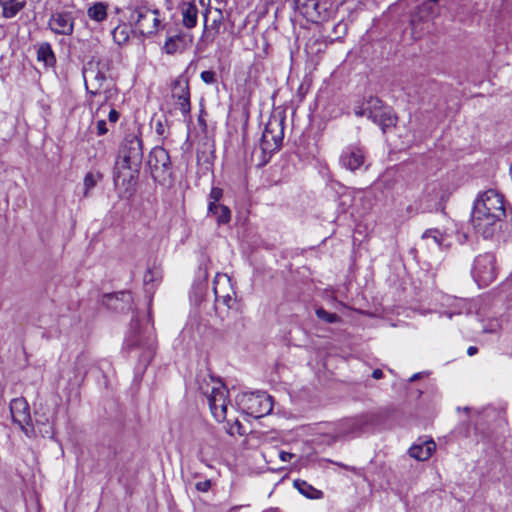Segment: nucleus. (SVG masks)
I'll use <instances>...</instances> for the list:
<instances>
[{"label":"nucleus","instance_id":"5","mask_svg":"<svg viewBox=\"0 0 512 512\" xmlns=\"http://www.w3.org/2000/svg\"><path fill=\"white\" fill-rule=\"evenodd\" d=\"M143 159L142 140L137 136L129 135L122 142L119 151V168L138 172Z\"/></svg>","mask_w":512,"mask_h":512},{"label":"nucleus","instance_id":"55","mask_svg":"<svg viewBox=\"0 0 512 512\" xmlns=\"http://www.w3.org/2000/svg\"><path fill=\"white\" fill-rule=\"evenodd\" d=\"M265 512H278V511H277V510H275V509H270V510H267V511H265Z\"/></svg>","mask_w":512,"mask_h":512},{"label":"nucleus","instance_id":"27","mask_svg":"<svg viewBox=\"0 0 512 512\" xmlns=\"http://www.w3.org/2000/svg\"><path fill=\"white\" fill-rule=\"evenodd\" d=\"M208 215H213L218 225L227 224L231 220V211L225 205H217L212 211H208Z\"/></svg>","mask_w":512,"mask_h":512},{"label":"nucleus","instance_id":"49","mask_svg":"<svg viewBox=\"0 0 512 512\" xmlns=\"http://www.w3.org/2000/svg\"><path fill=\"white\" fill-rule=\"evenodd\" d=\"M478 352V348L475 347V346H470L468 349H467V354L469 356H474L475 354H477Z\"/></svg>","mask_w":512,"mask_h":512},{"label":"nucleus","instance_id":"36","mask_svg":"<svg viewBox=\"0 0 512 512\" xmlns=\"http://www.w3.org/2000/svg\"><path fill=\"white\" fill-rule=\"evenodd\" d=\"M208 276H209V273H208L207 260L204 259L199 265V269L197 272V279L201 282H206V280L208 279Z\"/></svg>","mask_w":512,"mask_h":512},{"label":"nucleus","instance_id":"9","mask_svg":"<svg viewBox=\"0 0 512 512\" xmlns=\"http://www.w3.org/2000/svg\"><path fill=\"white\" fill-rule=\"evenodd\" d=\"M241 404L244 411L255 418H261L273 409L272 398L266 392L244 394Z\"/></svg>","mask_w":512,"mask_h":512},{"label":"nucleus","instance_id":"7","mask_svg":"<svg viewBox=\"0 0 512 512\" xmlns=\"http://www.w3.org/2000/svg\"><path fill=\"white\" fill-rule=\"evenodd\" d=\"M213 385L210 391H205L207 395L208 404L213 417L218 422H223L227 419L228 408V394L229 391L226 386L219 380L211 379Z\"/></svg>","mask_w":512,"mask_h":512},{"label":"nucleus","instance_id":"19","mask_svg":"<svg viewBox=\"0 0 512 512\" xmlns=\"http://www.w3.org/2000/svg\"><path fill=\"white\" fill-rule=\"evenodd\" d=\"M369 119L378 124L383 132H385L386 128L395 126L397 120L388 108L381 110L380 113L370 112Z\"/></svg>","mask_w":512,"mask_h":512},{"label":"nucleus","instance_id":"23","mask_svg":"<svg viewBox=\"0 0 512 512\" xmlns=\"http://www.w3.org/2000/svg\"><path fill=\"white\" fill-rule=\"evenodd\" d=\"M294 486L302 495L309 499H322L324 497V493L321 490L314 488L306 481L295 480Z\"/></svg>","mask_w":512,"mask_h":512},{"label":"nucleus","instance_id":"30","mask_svg":"<svg viewBox=\"0 0 512 512\" xmlns=\"http://www.w3.org/2000/svg\"><path fill=\"white\" fill-rule=\"evenodd\" d=\"M160 279V274L158 271L148 269L144 276H143V282L144 286L147 292H150L151 289H153V283L158 282Z\"/></svg>","mask_w":512,"mask_h":512},{"label":"nucleus","instance_id":"18","mask_svg":"<svg viewBox=\"0 0 512 512\" xmlns=\"http://www.w3.org/2000/svg\"><path fill=\"white\" fill-rule=\"evenodd\" d=\"M435 449H436V444L432 439H430V440L424 441L421 444H414L409 449V455L418 461H425L431 457V455L435 451Z\"/></svg>","mask_w":512,"mask_h":512},{"label":"nucleus","instance_id":"17","mask_svg":"<svg viewBox=\"0 0 512 512\" xmlns=\"http://www.w3.org/2000/svg\"><path fill=\"white\" fill-rule=\"evenodd\" d=\"M102 302L110 309L123 311L130 307L132 296L130 292L121 291L118 293L105 295Z\"/></svg>","mask_w":512,"mask_h":512},{"label":"nucleus","instance_id":"2","mask_svg":"<svg viewBox=\"0 0 512 512\" xmlns=\"http://www.w3.org/2000/svg\"><path fill=\"white\" fill-rule=\"evenodd\" d=\"M125 344L128 349L141 348L143 352L140 362L144 366L150 363L156 349V336L150 314L146 316L144 324H141L138 319L132 320Z\"/></svg>","mask_w":512,"mask_h":512},{"label":"nucleus","instance_id":"48","mask_svg":"<svg viewBox=\"0 0 512 512\" xmlns=\"http://www.w3.org/2000/svg\"><path fill=\"white\" fill-rule=\"evenodd\" d=\"M384 374H383V371L381 369H375L373 372H372V377L374 379H381L383 378Z\"/></svg>","mask_w":512,"mask_h":512},{"label":"nucleus","instance_id":"22","mask_svg":"<svg viewBox=\"0 0 512 512\" xmlns=\"http://www.w3.org/2000/svg\"><path fill=\"white\" fill-rule=\"evenodd\" d=\"M37 60L43 62L46 67H53L56 63V57L51 44L43 42L37 49Z\"/></svg>","mask_w":512,"mask_h":512},{"label":"nucleus","instance_id":"51","mask_svg":"<svg viewBox=\"0 0 512 512\" xmlns=\"http://www.w3.org/2000/svg\"><path fill=\"white\" fill-rule=\"evenodd\" d=\"M420 377H421V373H416V374H414V375L409 379V381H410V382H414V381H416L417 379H419Z\"/></svg>","mask_w":512,"mask_h":512},{"label":"nucleus","instance_id":"33","mask_svg":"<svg viewBox=\"0 0 512 512\" xmlns=\"http://www.w3.org/2000/svg\"><path fill=\"white\" fill-rule=\"evenodd\" d=\"M225 431L231 436H234V435L242 436L245 434L244 426L238 419H235L232 423H230V421H227V425L225 426Z\"/></svg>","mask_w":512,"mask_h":512},{"label":"nucleus","instance_id":"11","mask_svg":"<svg viewBox=\"0 0 512 512\" xmlns=\"http://www.w3.org/2000/svg\"><path fill=\"white\" fill-rule=\"evenodd\" d=\"M10 413L13 422L20 427L26 436L31 437L34 434V427L32 424L29 404L26 399L19 397L11 400Z\"/></svg>","mask_w":512,"mask_h":512},{"label":"nucleus","instance_id":"38","mask_svg":"<svg viewBox=\"0 0 512 512\" xmlns=\"http://www.w3.org/2000/svg\"><path fill=\"white\" fill-rule=\"evenodd\" d=\"M500 329V323L498 320L489 321L487 325L483 327L484 333H496Z\"/></svg>","mask_w":512,"mask_h":512},{"label":"nucleus","instance_id":"40","mask_svg":"<svg viewBox=\"0 0 512 512\" xmlns=\"http://www.w3.org/2000/svg\"><path fill=\"white\" fill-rule=\"evenodd\" d=\"M343 425L347 426V428H344L340 431L341 434H348L353 433L357 429L355 421L352 419L346 420Z\"/></svg>","mask_w":512,"mask_h":512},{"label":"nucleus","instance_id":"35","mask_svg":"<svg viewBox=\"0 0 512 512\" xmlns=\"http://www.w3.org/2000/svg\"><path fill=\"white\" fill-rule=\"evenodd\" d=\"M181 40V36L169 37L164 44V49L168 54H174L178 50L177 42Z\"/></svg>","mask_w":512,"mask_h":512},{"label":"nucleus","instance_id":"32","mask_svg":"<svg viewBox=\"0 0 512 512\" xmlns=\"http://www.w3.org/2000/svg\"><path fill=\"white\" fill-rule=\"evenodd\" d=\"M223 196V190L219 187H212L209 193L208 211H212L215 206L220 205L218 202Z\"/></svg>","mask_w":512,"mask_h":512},{"label":"nucleus","instance_id":"28","mask_svg":"<svg viewBox=\"0 0 512 512\" xmlns=\"http://www.w3.org/2000/svg\"><path fill=\"white\" fill-rule=\"evenodd\" d=\"M112 37L116 44L123 45L129 40V29L126 25H119L112 31Z\"/></svg>","mask_w":512,"mask_h":512},{"label":"nucleus","instance_id":"15","mask_svg":"<svg viewBox=\"0 0 512 512\" xmlns=\"http://www.w3.org/2000/svg\"><path fill=\"white\" fill-rule=\"evenodd\" d=\"M438 14V0H427L422 3L417 10L412 14L410 24L412 26L413 33L421 31L422 28H418L421 23H426L432 20Z\"/></svg>","mask_w":512,"mask_h":512},{"label":"nucleus","instance_id":"29","mask_svg":"<svg viewBox=\"0 0 512 512\" xmlns=\"http://www.w3.org/2000/svg\"><path fill=\"white\" fill-rule=\"evenodd\" d=\"M422 238L425 240L431 239L437 246L442 247L444 246L445 236L444 234L438 230V229H428L426 230Z\"/></svg>","mask_w":512,"mask_h":512},{"label":"nucleus","instance_id":"47","mask_svg":"<svg viewBox=\"0 0 512 512\" xmlns=\"http://www.w3.org/2000/svg\"><path fill=\"white\" fill-rule=\"evenodd\" d=\"M155 131L158 135H163L165 132L164 125L161 121H158L155 126Z\"/></svg>","mask_w":512,"mask_h":512},{"label":"nucleus","instance_id":"44","mask_svg":"<svg viewBox=\"0 0 512 512\" xmlns=\"http://www.w3.org/2000/svg\"><path fill=\"white\" fill-rule=\"evenodd\" d=\"M108 119L110 122L115 123L119 119V113L115 109L109 111Z\"/></svg>","mask_w":512,"mask_h":512},{"label":"nucleus","instance_id":"12","mask_svg":"<svg viewBox=\"0 0 512 512\" xmlns=\"http://www.w3.org/2000/svg\"><path fill=\"white\" fill-rule=\"evenodd\" d=\"M296 9L313 23L324 21L328 18V8L321 0H292Z\"/></svg>","mask_w":512,"mask_h":512},{"label":"nucleus","instance_id":"34","mask_svg":"<svg viewBox=\"0 0 512 512\" xmlns=\"http://www.w3.org/2000/svg\"><path fill=\"white\" fill-rule=\"evenodd\" d=\"M316 315L319 319L326 323H336L340 321V317L335 313H330L326 311L324 308H318L316 310Z\"/></svg>","mask_w":512,"mask_h":512},{"label":"nucleus","instance_id":"8","mask_svg":"<svg viewBox=\"0 0 512 512\" xmlns=\"http://www.w3.org/2000/svg\"><path fill=\"white\" fill-rule=\"evenodd\" d=\"M471 274L479 287L491 284L497 277L495 256L492 253L478 255L474 259Z\"/></svg>","mask_w":512,"mask_h":512},{"label":"nucleus","instance_id":"14","mask_svg":"<svg viewBox=\"0 0 512 512\" xmlns=\"http://www.w3.org/2000/svg\"><path fill=\"white\" fill-rule=\"evenodd\" d=\"M171 93L176 106L182 114L184 116L189 115L191 111V103L188 79L184 76H179L173 82Z\"/></svg>","mask_w":512,"mask_h":512},{"label":"nucleus","instance_id":"39","mask_svg":"<svg viewBox=\"0 0 512 512\" xmlns=\"http://www.w3.org/2000/svg\"><path fill=\"white\" fill-rule=\"evenodd\" d=\"M222 18H223L222 12L220 10H216V16L214 17V19L212 20V23L209 26L210 29H214L218 33L219 26L222 22Z\"/></svg>","mask_w":512,"mask_h":512},{"label":"nucleus","instance_id":"6","mask_svg":"<svg viewBox=\"0 0 512 512\" xmlns=\"http://www.w3.org/2000/svg\"><path fill=\"white\" fill-rule=\"evenodd\" d=\"M284 138V118L272 116L265 125L260 139V148L263 154L271 155L279 150Z\"/></svg>","mask_w":512,"mask_h":512},{"label":"nucleus","instance_id":"52","mask_svg":"<svg viewBox=\"0 0 512 512\" xmlns=\"http://www.w3.org/2000/svg\"><path fill=\"white\" fill-rule=\"evenodd\" d=\"M207 21H208V17H207V15H205V28H207V27H208V25H207Z\"/></svg>","mask_w":512,"mask_h":512},{"label":"nucleus","instance_id":"25","mask_svg":"<svg viewBox=\"0 0 512 512\" xmlns=\"http://www.w3.org/2000/svg\"><path fill=\"white\" fill-rule=\"evenodd\" d=\"M386 107L383 106L382 101L376 97H370L359 111H355L358 116H366L369 118L370 112L380 113Z\"/></svg>","mask_w":512,"mask_h":512},{"label":"nucleus","instance_id":"26","mask_svg":"<svg viewBox=\"0 0 512 512\" xmlns=\"http://www.w3.org/2000/svg\"><path fill=\"white\" fill-rule=\"evenodd\" d=\"M198 9L194 4L188 3L182 8L183 25L193 28L197 24Z\"/></svg>","mask_w":512,"mask_h":512},{"label":"nucleus","instance_id":"41","mask_svg":"<svg viewBox=\"0 0 512 512\" xmlns=\"http://www.w3.org/2000/svg\"><path fill=\"white\" fill-rule=\"evenodd\" d=\"M195 488L199 492H208L209 489L211 488V481L205 480V481L197 482L195 484Z\"/></svg>","mask_w":512,"mask_h":512},{"label":"nucleus","instance_id":"53","mask_svg":"<svg viewBox=\"0 0 512 512\" xmlns=\"http://www.w3.org/2000/svg\"><path fill=\"white\" fill-rule=\"evenodd\" d=\"M237 509H238V507H233V508H231V509L229 510V512H234V511H236Z\"/></svg>","mask_w":512,"mask_h":512},{"label":"nucleus","instance_id":"13","mask_svg":"<svg viewBox=\"0 0 512 512\" xmlns=\"http://www.w3.org/2000/svg\"><path fill=\"white\" fill-rule=\"evenodd\" d=\"M339 161L342 167L355 172L365 166L366 151L359 144H350L342 150Z\"/></svg>","mask_w":512,"mask_h":512},{"label":"nucleus","instance_id":"4","mask_svg":"<svg viewBox=\"0 0 512 512\" xmlns=\"http://www.w3.org/2000/svg\"><path fill=\"white\" fill-rule=\"evenodd\" d=\"M83 78L85 87L91 97L89 101L90 109L96 106L95 116H98L101 108L108 100V92L102 93L101 87L106 80L105 73L99 70L98 65L88 63V66L83 69Z\"/></svg>","mask_w":512,"mask_h":512},{"label":"nucleus","instance_id":"37","mask_svg":"<svg viewBox=\"0 0 512 512\" xmlns=\"http://www.w3.org/2000/svg\"><path fill=\"white\" fill-rule=\"evenodd\" d=\"M202 81L206 84H213L216 82V73L211 70H205L200 75Z\"/></svg>","mask_w":512,"mask_h":512},{"label":"nucleus","instance_id":"54","mask_svg":"<svg viewBox=\"0 0 512 512\" xmlns=\"http://www.w3.org/2000/svg\"><path fill=\"white\" fill-rule=\"evenodd\" d=\"M119 177H120L119 172L115 173L114 178L116 179V178H119Z\"/></svg>","mask_w":512,"mask_h":512},{"label":"nucleus","instance_id":"3","mask_svg":"<svg viewBox=\"0 0 512 512\" xmlns=\"http://www.w3.org/2000/svg\"><path fill=\"white\" fill-rule=\"evenodd\" d=\"M129 20L142 35H152L159 29L160 11L150 0H135L131 5Z\"/></svg>","mask_w":512,"mask_h":512},{"label":"nucleus","instance_id":"20","mask_svg":"<svg viewBox=\"0 0 512 512\" xmlns=\"http://www.w3.org/2000/svg\"><path fill=\"white\" fill-rule=\"evenodd\" d=\"M221 280L224 281V285H229V282H230L229 278L226 275L217 274V276L215 277L214 282H213L214 283L213 291H214V295H215V301H216V303H222L226 307L230 308L232 306V303L234 302V298L232 297V295L230 293H226V294L220 293L218 285Z\"/></svg>","mask_w":512,"mask_h":512},{"label":"nucleus","instance_id":"45","mask_svg":"<svg viewBox=\"0 0 512 512\" xmlns=\"http://www.w3.org/2000/svg\"><path fill=\"white\" fill-rule=\"evenodd\" d=\"M279 457L282 461L287 462L290 461L294 457V455L289 452L281 451L279 453Z\"/></svg>","mask_w":512,"mask_h":512},{"label":"nucleus","instance_id":"43","mask_svg":"<svg viewBox=\"0 0 512 512\" xmlns=\"http://www.w3.org/2000/svg\"><path fill=\"white\" fill-rule=\"evenodd\" d=\"M331 463H333V461L329 460ZM334 464H336L337 466L343 468V469H346L348 471H351L353 473H356L357 472V468L354 467V466H349V465H346L344 463H341V462H334Z\"/></svg>","mask_w":512,"mask_h":512},{"label":"nucleus","instance_id":"16","mask_svg":"<svg viewBox=\"0 0 512 512\" xmlns=\"http://www.w3.org/2000/svg\"><path fill=\"white\" fill-rule=\"evenodd\" d=\"M48 27L57 35H72L74 18L70 12H55L49 18Z\"/></svg>","mask_w":512,"mask_h":512},{"label":"nucleus","instance_id":"46","mask_svg":"<svg viewBox=\"0 0 512 512\" xmlns=\"http://www.w3.org/2000/svg\"><path fill=\"white\" fill-rule=\"evenodd\" d=\"M35 415H36V420L35 421H36L37 424L45 425L49 421L48 417H46L45 415L39 416L38 412H35Z\"/></svg>","mask_w":512,"mask_h":512},{"label":"nucleus","instance_id":"42","mask_svg":"<svg viewBox=\"0 0 512 512\" xmlns=\"http://www.w3.org/2000/svg\"><path fill=\"white\" fill-rule=\"evenodd\" d=\"M96 128H97L98 135H104L108 131L106 121L103 119H100L97 121Z\"/></svg>","mask_w":512,"mask_h":512},{"label":"nucleus","instance_id":"1","mask_svg":"<svg viewBox=\"0 0 512 512\" xmlns=\"http://www.w3.org/2000/svg\"><path fill=\"white\" fill-rule=\"evenodd\" d=\"M505 216L504 196L494 189H489L476 199L471 223L476 233L489 239L500 229V223Z\"/></svg>","mask_w":512,"mask_h":512},{"label":"nucleus","instance_id":"10","mask_svg":"<svg viewBox=\"0 0 512 512\" xmlns=\"http://www.w3.org/2000/svg\"><path fill=\"white\" fill-rule=\"evenodd\" d=\"M148 165L154 180L164 181L171 174L170 156L163 147L157 146L151 150Z\"/></svg>","mask_w":512,"mask_h":512},{"label":"nucleus","instance_id":"50","mask_svg":"<svg viewBox=\"0 0 512 512\" xmlns=\"http://www.w3.org/2000/svg\"><path fill=\"white\" fill-rule=\"evenodd\" d=\"M198 123L200 126H202L204 129L206 128V121L202 115H199L198 117Z\"/></svg>","mask_w":512,"mask_h":512},{"label":"nucleus","instance_id":"21","mask_svg":"<svg viewBox=\"0 0 512 512\" xmlns=\"http://www.w3.org/2000/svg\"><path fill=\"white\" fill-rule=\"evenodd\" d=\"M26 5V0H0L2 16L10 19L15 17Z\"/></svg>","mask_w":512,"mask_h":512},{"label":"nucleus","instance_id":"24","mask_svg":"<svg viewBox=\"0 0 512 512\" xmlns=\"http://www.w3.org/2000/svg\"><path fill=\"white\" fill-rule=\"evenodd\" d=\"M108 4L96 2L87 9V16L95 22H102L107 18Z\"/></svg>","mask_w":512,"mask_h":512},{"label":"nucleus","instance_id":"31","mask_svg":"<svg viewBox=\"0 0 512 512\" xmlns=\"http://www.w3.org/2000/svg\"><path fill=\"white\" fill-rule=\"evenodd\" d=\"M100 179H101L100 173L89 172L85 175V178H84V188H85L84 195L85 196H88L89 191L96 186L97 182Z\"/></svg>","mask_w":512,"mask_h":512}]
</instances>
